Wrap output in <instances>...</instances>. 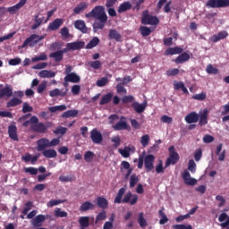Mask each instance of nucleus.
Here are the masks:
<instances>
[{"label": "nucleus", "mask_w": 229, "mask_h": 229, "mask_svg": "<svg viewBox=\"0 0 229 229\" xmlns=\"http://www.w3.org/2000/svg\"><path fill=\"white\" fill-rule=\"evenodd\" d=\"M87 19H95V22L93 23V31L94 33H98V30H103L106 25V21H108V16L105 12V6L98 5L95 6L91 12L85 14Z\"/></svg>", "instance_id": "1"}, {"label": "nucleus", "mask_w": 229, "mask_h": 229, "mask_svg": "<svg viewBox=\"0 0 229 229\" xmlns=\"http://www.w3.org/2000/svg\"><path fill=\"white\" fill-rule=\"evenodd\" d=\"M124 192H126L125 188H121L116 197L114 199V203H117L120 205V203H126L128 205H131V207H133V205H137L139 201V195L131 193V191H128L125 195Z\"/></svg>", "instance_id": "2"}, {"label": "nucleus", "mask_w": 229, "mask_h": 229, "mask_svg": "<svg viewBox=\"0 0 229 229\" xmlns=\"http://www.w3.org/2000/svg\"><path fill=\"white\" fill-rule=\"evenodd\" d=\"M184 120L188 124H194L199 121V126H207L208 124V109L205 108L199 114L196 112H191L185 116Z\"/></svg>", "instance_id": "3"}, {"label": "nucleus", "mask_w": 229, "mask_h": 229, "mask_svg": "<svg viewBox=\"0 0 229 229\" xmlns=\"http://www.w3.org/2000/svg\"><path fill=\"white\" fill-rule=\"evenodd\" d=\"M49 128H53V123L51 122H47L45 124L42 122H38H38L30 126V129L35 133H47V130H49Z\"/></svg>", "instance_id": "4"}, {"label": "nucleus", "mask_w": 229, "mask_h": 229, "mask_svg": "<svg viewBox=\"0 0 229 229\" xmlns=\"http://www.w3.org/2000/svg\"><path fill=\"white\" fill-rule=\"evenodd\" d=\"M46 38V36L44 35H37V34H32L29 38H26V40L23 42L21 46V49H24V47H27L29 46L30 47H35L40 40H44Z\"/></svg>", "instance_id": "5"}, {"label": "nucleus", "mask_w": 229, "mask_h": 229, "mask_svg": "<svg viewBox=\"0 0 229 229\" xmlns=\"http://www.w3.org/2000/svg\"><path fill=\"white\" fill-rule=\"evenodd\" d=\"M168 151L170 153L169 157H167L165 163V169L169 167V165H174L178 163V160H180V155L178 152L174 150V146H171L168 148Z\"/></svg>", "instance_id": "6"}, {"label": "nucleus", "mask_w": 229, "mask_h": 229, "mask_svg": "<svg viewBox=\"0 0 229 229\" xmlns=\"http://www.w3.org/2000/svg\"><path fill=\"white\" fill-rule=\"evenodd\" d=\"M160 23V20L158 17L153 16L148 13V11H144L141 18V24H149L150 26H157V24Z\"/></svg>", "instance_id": "7"}, {"label": "nucleus", "mask_w": 229, "mask_h": 229, "mask_svg": "<svg viewBox=\"0 0 229 229\" xmlns=\"http://www.w3.org/2000/svg\"><path fill=\"white\" fill-rule=\"evenodd\" d=\"M206 6L208 8H226L229 6V0H208Z\"/></svg>", "instance_id": "8"}, {"label": "nucleus", "mask_w": 229, "mask_h": 229, "mask_svg": "<svg viewBox=\"0 0 229 229\" xmlns=\"http://www.w3.org/2000/svg\"><path fill=\"white\" fill-rule=\"evenodd\" d=\"M143 162L147 173H150L155 168V157L153 154H148L143 157Z\"/></svg>", "instance_id": "9"}, {"label": "nucleus", "mask_w": 229, "mask_h": 229, "mask_svg": "<svg viewBox=\"0 0 229 229\" xmlns=\"http://www.w3.org/2000/svg\"><path fill=\"white\" fill-rule=\"evenodd\" d=\"M12 96H13V88H12V85L5 84L3 88V84H0V99L12 98Z\"/></svg>", "instance_id": "10"}, {"label": "nucleus", "mask_w": 229, "mask_h": 229, "mask_svg": "<svg viewBox=\"0 0 229 229\" xmlns=\"http://www.w3.org/2000/svg\"><path fill=\"white\" fill-rule=\"evenodd\" d=\"M90 139L93 144H101L103 142V134L98 129L90 131Z\"/></svg>", "instance_id": "11"}, {"label": "nucleus", "mask_w": 229, "mask_h": 229, "mask_svg": "<svg viewBox=\"0 0 229 229\" xmlns=\"http://www.w3.org/2000/svg\"><path fill=\"white\" fill-rule=\"evenodd\" d=\"M37 151H45L49 148V140L47 138H41L37 140Z\"/></svg>", "instance_id": "12"}, {"label": "nucleus", "mask_w": 229, "mask_h": 229, "mask_svg": "<svg viewBox=\"0 0 229 229\" xmlns=\"http://www.w3.org/2000/svg\"><path fill=\"white\" fill-rule=\"evenodd\" d=\"M26 3H28V0H20L15 5L8 7L7 12H9L11 15H15V13H17V12L26 4Z\"/></svg>", "instance_id": "13"}, {"label": "nucleus", "mask_w": 229, "mask_h": 229, "mask_svg": "<svg viewBox=\"0 0 229 229\" xmlns=\"http://www.w3.org/2000/svg\"><path fill=\"white\" fill-rule=\"evenodd\" d=\"M228 38V32L226 30H223L218 32L217 34L213 35L209 40L216 44V42H219V40H225V38Z\"/></svg>", "instance_id": "14"}, {"label": "nucleus", "mask_w": 229, "mask_h": 229, "mask_svg": "<svg viewBox=\"0 0 229 229\" xmlns=\"http://www.w3.org/2000/svg\"><path fill=\"white\" fill-rule=\"evenodd\" d=\"M75 30H79L81 33H87L89 29L87 28V24L83 20H76L73 23Z\"/></svg>", "instance_id": "15"}, {"label": "nucleus", "mask_w": 229, "mask_h": 229, "mask_svg": "<svg viewBox=\"0 0 229 229\" xmlns=\"http://www.w3.org/2000/svg\"><path fill=\"white\" fill-rule=\"evenodd\" d=\"M182 178L186 185H196V183H198V181L196 179L191 177V174L189 173V171L183 172Z\"/></svg>", "instance_id": "16"}, {"label": "nucleus", "mask_w": 229, "mask_h": 229, "mask_svg": "<svg viewBox=\"0 0 229 229\" xmlns=\"http://www.w3.org/2000/svg\"><path fill=\"white\" fill-rule=\"evenodd\" d=\"M68 47L70 51H80V49H83V47H85V43L83 41L68 43Z\"/></svg>", "instance_id": "17"}, {"label": "nucleus", "mask_w": 229, "mask_h": 229, "mask_svg": "<svg viewBox=\"0 0 229 229\" xmlns=\"http://www.w3.org/2000/svg\"><path fill=\"white\" fill-rule=\"evenodd\" d=\"M46 221V216L44 215H38L31 220V225L35 226V228H38L42 226V223Z\"/></svg>", "instance_id": "18"}, {"label": "nucleus", "mask_w": 229, "mask_h": 229, "mask_svg": "<svg viewBox=\"0 0 229 229\" xmlns=\"http://www.w3.org/2000/svg\"><path fill=\"white\" fill-rule=\"evenodd\" d=\"M183 48L181 47H169L165 51V56L182 55Z\"/></svg>", "instance_id": "19"}, {"label": "nucleus", "mask_w": 229, "mask_h": 229, "mask_svg": "<svg viewBox=\"0 0 229 229\" xmlns=\"http://www.w3.org/2000/svg\"><path fill=\"white\" fill-rule=\"evenodd\" d=\"M120 155L123 157V158H129L130 153H134L135 152V147H124L123 148H119L118 149Z\"/></svg>", "instance_id": "20"}, {"label": "nucleus", "mask_w": 229, "mask_h": 229, "mask_svg": "<svg viewBox=\"0 0 229 229\" xmlns=\"http://www.w3.org/2000/svg\"><path fill=\"white\" fill-rule=\"evenodd\" d=\"M89 8V2H81L78 5L73 9V13L75 15H80L82 12H85Z\"/></svg>", "instance_id": "21"}, {"label": "nucleus", "mask_w": 229, "mask_h": 229, "mask_svg": "<svg viewBox=\"0 0 229 229\" xmlns=\"http://www.w3.org/2000/svg\"><path fill=\"white\" fill-rule=\"evenodd\" d=\"M64 24V19L57 18L48 25V30H51V31H56V30L60 29V26Z\"/></svg>", "instance_id": "22"}, {"label": "nucleus", "mask_w": 229, "mask_h": 229, "mask_svg": "<svg viewBox=\"0 0 229 229\" xmlns=\"http://www.w3.org/2000/svg\"><path fill=\"white\" fill-rule=\"evenodd\" d=\"M131 106L137 114H142V112L146 110V106H148V103L144 102L143 104H140L139 102H132Z\"/></svg>", "instance_id": "23"}, {"label": "nucleus", "mask_w": 229, "mask_h": 229, "mask_svg": "<svg viewBox=\"0 0 229 229\" xmlns=\"http://www.w3.org/2000/svg\"><path fill=\"white\" fill-rule=\"evenodd\" d=\"M68 90V89H65L64 91L60 90V89H55L49 91V96L50 98H58V96H61V98H65V96H67Z\"/></svg>", "instance_id": "24"}, {"label": "nucleus", "mask_w": 229, "mask_h": 229, "mask_svg": "<svg viewBox=\"0 0 229 229\" xmlns=\"http://www.w3.org/2000/svg\"><path fill=\"white\" fill-rule=\"evenodd\" d=\"M191 60V55L187 52H182L179 56L174 60L175 64H185Z\"/></svg>", "instance_id": "25"}, {"label": "nucleus", "mask_w": 229, "mask_h": 229, "mask_svg": "<svg viewBox=\"0 0 229 229\" xmlns=\"http://www.w3.org/2000/svg\"><path fill=\"white\" fill-rule=\"evenodd\" d=\"M64 80L66 81H69L70 83H80L81 78L76 74V72H72L64 77Z\"/></svg>", "instance_id": "26"}, {"label": "nucleus", "mask_w": 229, "mask_h": 229, "mask_svg": "<svg viewBox=\"0 0 229 229\" xmlns=\"http://www.w3.org/2000/svg\"><path fill=\"white\" fill-rule=\"evenodd\" d=\"M108 38H110V40H115L116 42H121L123 36L120 33H118V31L115 30H110Z\"/></svg>", "instance_id": "27"}, {"label": "nucleus", "mask_w": 229, "mask_h": 229, "mask_svg": "<svg viewBox=\"0 0 229 229\" xmlns=\"http://www.w3.org/2000/svg\"><path fill=\"white\" fill-rule=\"evenodd\" d=\"M8 134L13 140H19V136H17V126L10 125L8 127Z\"/></svg>", "instance_id": "28"}, {"label": "nucleus", "mask_w": 229, "mask_h": 229, "mask_svg": "<svg viewBox=\"0 0 229 229\" xmlns=\"http://www.w3.org/2000/svg\"><path fill=\"white\" fill-rule=\"evenodd\" d=\"M131 8V2H123L118 7V13H124V12H128Z\"/></svg>", "instance_id": "29"}, {"label": "nucleus", "mask_w": 229, "mask_h": 229, "mask_svg": "<svg viewBox=\"0 0 229 229\" xmlns=\"http://www.w3.org/2000/svg\"><path fill=\"white\" fill-rule=\"evenodd\" d=\"M79 111L77 109H71L61 114L63 119H68V117H77Z\"/></svg>", "instance_id": "30"}, {"label": "nucleus", "mask_w": 229, "mask_h": 229, "mask_svg": "<svg viewBox=\"0 0 229 229\" xmlns=\"http://www.w3.org/2000/svg\"><path fill=\"white\" fill-rule=\"evenodd\" d=\"M42 155L46 158H56V157H57L56 150H55L53 148L43 150Z\"/></svg>", "instance_id": "31"}, {"label": "nucleus", "mask_w": 229, "mask_h": 229, "mask_svg": "<svg viewBox=\"0 0 229 229\" xmlns=\"http://www.w3.org/2000/svg\"><path fill=\"white\" fill-rule=\"evenodd\" d=\"M97 205L99 208H108V199H105V197H98Z\"/></svg>", "instance_id": "32"}, {"label": "nucleus", "mask_w": 229, "mask_h": 229, "mask_svg": "<svg viewBox=\"0 0 229 229\" xmlns=\"http://www.w3.org/2000/svg\"><path fill=\"white\" fill-rule=\"evenodd\" d=\"M113 128L116 131H121V130H128L130 128V125H128V123L121 121L114 124Z\"/></svg>", "instance_id": "33"}, {"label": "nucleus", "mask_w": 229, "mask_h": 229, "mask_svg": "<svg viewBox=\"0 0 229 229\" xmlns=\"http://www.w3.org/2000/svg\"><path fill=\"white\" fill-rule=\"evenodd\" d=\"M79 225L80 226H82V228H89V226H90V217L81 216L79 218Z\"/></svg>", "instance_id": "34"}, {"label": "nucleus", "mask_w": 229, "mask_h": 229, "mask_svg": "<svg viewBox=\"0 0 229 229\" xmlns=\"http://www.w3.org/2000/svg\"><path fill=\"white\" fill-rule=\"evenodd\" d=\"M38 76L39 78H55V76H56V72L49 70H42L39 72Z\"/></svg>", "instance_id": "35"}, {"label": "nucleus", "mask_w": 229, "mask_h": 229, "mask_svg": "<svg viewBox=\"0 0 229 229\" xmlns=\"http://www.w3.org/2000/svg\"><path fill=\"white\" fill-rule=\"evenodd\" d=\"M112 98H114V94L113 93H107L106 95H104L99 102V105L103 106V105H108V103H110V101H112Z\"/></svg>", "instance_id": "36"}, {"label": "nucleus", "mask_w": 229, "mask_h": 229, "mask_svg": "<svg viewBox=\"0 0 229 229\" xmlns=\"http://www.w3.org/2000/svg\"><path fill=\"white\" fill-rule=\"evenodd\" d=\"M59 181H61L63 183H67L71 182H76V177L72 174L69 175H60Z\"/></svg>", "instance_id": "37"}, {"label": "nucleus", "mask_w": 229, "mask_h": 229, "mask_svg": "<svg viewBox=\"0 0 229 229\" xmlns=\"http://www.w3.org/2000/svg\"><path fill=\"white\" fill-rule=\"evenodd\" d=\"M81 212H87L88 210H94V204L86 201L80 207Z\"/></svg>", "instance_id": "38"}, {"label": "nucleus", "mask_w": 229, "mask_h": 229, "mask_svg": "<svg viewBox=\"0 0 229 229\" xmlns=\"http://www.w3.org/2000/svg\"><path fill=\"white\" fill-rule=\"evenodd\" d=\"M164 210H165V208H162L158 211V215L161 217V219L159 220V225H165V223H168V221H169V218H167V216L165 215V213H164Z\"/></svg>", "instance_id": "39"}, {"label": "nucleus", "mask_w": 229, "mask_h": 229, "mask_svg": "<svg viewBox=\"0 0 229 229\" xmlns=\"http://www.w3.org/2000/svg\"><path fill=\"white\" fill-rule=\"evenodd\" d=\"M49 112L55 114V112H64V110H67L66 105L55 106L48 107Z\"/></svg>", "instance_id": "40"}, {"label": "nucleus", "mask_w": 229, "mask_h": 229, "mask_svg": "<svg viewBox=\"0 0 229 229\" xmlns=\"http://www.w3.org/2000/svg\"><path fill=\"white\" fill-rule=\"evenodd\" d=\"M22 103V100L13 98L9 102H7L6 106L7 108H12L13 106H18V105H21Z\"/></svg>", "instance_id": "41"}, {"label": "nucleus", "mask_w": 229, "mask_h": 229, "mask_svg": "<svg viewBox=\"0 0 229 229\" xmlns=\"http://www.w3.org/2000/svg\"><path fill=\"white\" fill-rule=\"evenodd\" d=\"M49 58H54L55 62L60 63L64 60L62 54L58 51L53 52L49 55Z\"/></svg>", "instance_id": "42"}, {"label": "nucleus", "mask_w": 229, "mask_h": 229, "mask_svg": "<svg viewBox=\"0 0 229 229\" xmlns=\"http://www.w3.org/2000/svg\"><path fill=\"white\" fill-rule=\"evenodd\" d=\"M138 223L140 228H146L148 226V221L144 218V213H140L138 216Z\"/></svg>", "instance_id": "43"}, {"label": "nucleus", "mask_w": 229, "mask_h": 229, "mask_svg": "<svg viewBox=\"0 0 229 229\" xmlns=\"http://www.w3.org/2000/svg\"><path fill=\"white\" fill-rule=\"evenodd\" d=\"M42 22H44V18H40L38 15H36L34 24L31 26V30H37L39 28V26H42Z\"/></svg>", "instance_id": "44"}, {"label": "nucleus", "mask_w": 229, "mask_h": 229, "mask_svg": "<svg viewBox=\"0 0 229 229\" xmlns=\"http://www.w3.org/2000/svg\"><path fill=\"white\" fill-rule=\"evenodd\" d=\"M98 44H99V38L95 37L86 45V49H92L96 47Z\"/></svg>", "instance_id": "45"}, {"label": "nucleus", "mask_w": 229, "mask_h": 229, "mask_svg": "<svg viewBox=\"0 0 229 229\" xmlns=\"http://www.w3.org/2000/svg\"><path fill=\"white\" fill-rule=\"evenodd\" d=\"M38 122V118L37 116H31L30 120H26L23 123L22 126H24L25 128H28V126H30V124H31V126H33V124H35V123Z\"/></svg>", "instance_id": "46"}, {"label": "nucleus", "mask_w": 229, "mask_h": 229, "mask_svg": "<svg viewBox=\"0 0 229 229\" xmlns=\"http://www.w3.org/2000/svg\"><path fill=\"white\" fill-rule=\"evenodd\" d=\"M55 217H67L68 214L66 211H62V208H56L54 211Z\"/></svg>", "instance_id": "47"}, {"label": "nucleus", "mask_w": 229, "mask_h": 229, "mask_svg": "<svg viewBox=\"0 0 229 229\" xmlns=\"http://www.w3.org/2000/svg\"><path fill=\"white\" fill-rule=\"evenodd\" d=\"M142 37H149L151 35V29L149 27L142 26L140 28Z\"/></svg>", "instance_id": "48"}, {"label": "nucleus", "mask_w": 229, "mask_h": 229, "mask_svg": "<svg viewBox=\"0 0 229 229\" xmlns=\"http://www.w3.org/2000/svg\"><path fill=\"white\" fill-rule=\"evenodd\" d=\"M88 64L89 65V67H91V69H101V66L103 65V64H101V61H89L88 63Z\"/></svg>", "instance_id": "49"}, {"label": "nucleus", "mask_w": 229, "mask_h": 229, "mask_svg": "<svg viewBox=\"0 0 229 229\" xmlns=\"http://www.w3.org/2000/svg\"><path fill=\"white\" fill-rule=\"evenodd\" d=\"M94 152L89 150L84 154V160L85 162H92V160H94Z\"/></svg>", "instance_id": "50"}, {"label": "nucleus", "mask_w": 229, "mask_h": 229, "mask_svg": "<svg viewBox=\"0 0 229 229\" xmlns=\"http://www.w3.org/2000/svg\"><path fill=\"white\" fill-rule=\"evenodd\" d=\"M138 183H139V177L135 174L131 175L130 188L133 189V187H135V185H137Z\"/></svg>", "instance_id": "51"}, {"label": "nucleus", "mask_w": 229, "mask_h": 229, "mask_svg": "<svg viewBox=\"0 0 229 229\" xmlns=\"http://www.w3.org/2000/svg\"><path fill=\"white\" fill-rule=\"evenodd\" d=\"M206 72H208V74H217L219 70L214 67L212 64H208L206 68Z\"/></svg>", "instance_id": "52"}, {"label": "nucleus", "mask_w": 229, "mask_h": 229, "mask_svg": "<svg viewBox=\"0 0 229 229\" xmlns=\"http://www.w3.org/2000/svg\"><path fill=\"white\" fill-rule=\"evenodd\" d=\"M54 133H55V135H65V133H67V128L62 127V126H58L54 131Z\"/></svg>", "instance_id": "53"}, {"label": "nucleus", "mask_w": 229, "mask_h": 229, "mask_svg": "<svg viewBox=\"0 0 229 229\" xmlns=\"http://www.w3.org/2000/svg\"><path fill=\"white\" fill-rule=\"evenodd\" d=\"M165 169V168L164 167V163L162 162V160H159L158 164L156 166V173H157V174H164Z\"/></svg>", "instance_id": "54"}, {"label": "nucleus", "mask_w": 229, "mask_h": 229, "mask_svg": "<svg viewBox=\"0 0 229 229\" xmlns=\"http://www.w3.org/2000/svg\"><path fill=\"white\" fill-rule=\"evenodd\" d=\"M105 219H106V211L103 210L97 215L96 223L105 221Z\"/></svg>", "instance_id": "55"}, {"label": "nucleus", "mask_w": 229, "mask_h": 229, "mask_svg": "<svg viewBox=\"0 0 229 229\" xmlns=\"http://www.w3.org/2000/svg\"><path fill=\"white\" fill-rule=\"evenodd\" d=\"M140 144L141 146H143V148L148 147V145L149 144V135L145 134L141 136Z\"/></svg>", "instance_id": "56"}, {"label": "nucleus", "mask_w": 229, "mask_h": 229, "mask_svg": "<svg viewBox=\"0 0 229 229\" xmlns=\"http://www.w3.org/2000/svg\"><path fill=\"white\" fill-rule=\"evenodd\" d=\"M61 203H65V200L62 199H51L47 202V207H56V205H60Z\"/></svg>", "instance_id": "57"}, {"label": "nucleus", "mask_w": 229, "mask_h": 229, "mask_svg": "<svg viewBox=\"0 0 229 229\" xmlns=\"http://www.w3.org/2000/svg\"><path fill=\"white\" fill-rule=\"evenodd\" d=\"M46 89H47V82L44 81L38 87V94H42Z\"/></svg>", "instance_id": "58"}, {"label": "nucleus", "mask_w": 229, "mask_h": 229, "mask_svg": "<svg viewBox=\"0 0 229 229\" xmlns=\"http://www.w3.org/2000/svg\"><path fill=\"white\" fill-rule=\"evenodd\" d=\"M188 171H191V173H196V162H194V159L189 160Z\"/></svg>", "instance_id": "59"}, {"label": "nucleus", "mask_w": 229, "mask_h": 229, "mask_svg": "<svg viewBox=\"0 0 229 229\" xmlns=\"http://www.w3.org/2000/svg\"><path fill=\"white\" fill-rule=\"evenodd\" d=\"M166 76H177V74H180V70L178 68H173L171 70H167L165 72Z\"/></svg>", "instance_id": "60"}, {"label": "nucleus", "mask_w": 229, "mask_h": 229, "mask_svg": "<svg viewBox=\"0 0 229 229\" xmlns=\"http://www.w3.org/2000/svg\"><path fill=\"white\" fill-rule=\"evenodd\" d=\"M24 172L25 173H29V174H32L33 176H35L36 174H38V169L35 168V167H25L24 168Z\"/></svg>", "instance_id": "61"}, {"label": "nucleus", "mask_w": 229, "mask_h": 229, "mask_svg": "<svg viewBox=\"0 0 229 229\" xmlns=\"http://www.w3.org/2000/svg\"><path fill=\"white\" fill-rule=\"evenodd\" d=\"M133 101H135V97L129 95V96H124L122 98V103H133Z\"/></svg>", "instance_id": "62"}, {"label": "nucleus", "mask_w": 229, "mask_h": 229, "mask_svg": "<svg viewBox=\"0 0 229 229\" xmlns=\"http://www.w3.org/2000/svg\"><path fill=\"white\" fill-rule=\"evenodd\" d=\"M108 83V78L102 77L100 80L97 81V87H105Z\"/></svg>", "instance_id": "63"}, {"label": "nucleus", "mask_w": 229, "mask_h": 229, "mask_svg": "<svg viewBox=\"0 0 229 229\" xmlns=\"http://www.w3.org/2000/svg\"><path fill=\"white\" fill-rule=\"evenodd\" d=\"M174 229H192V225H174Z\"/></svg>", "instance_id": "64"}]
</instances>
